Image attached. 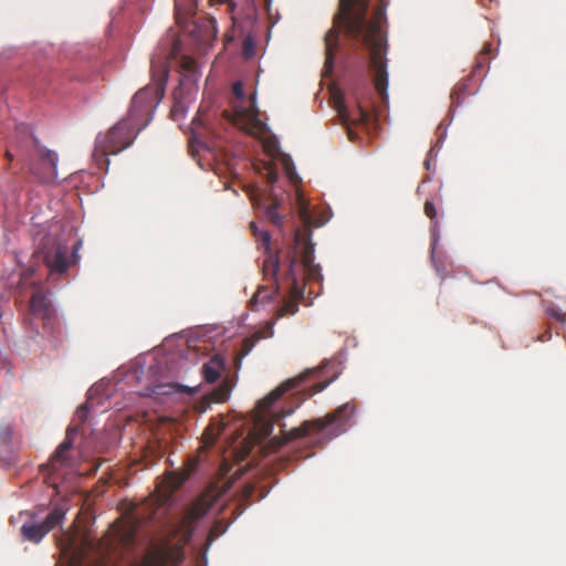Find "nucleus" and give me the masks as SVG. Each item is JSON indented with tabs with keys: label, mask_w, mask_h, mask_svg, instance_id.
<instances>
[{
	"label": "nucleus",
	"mask_w": 566,
	"mask_h": 566,
	"mask_svg": "<svg viewBox=\"0 0 566 566\" xmlns=\"http://www.w3.org/2000/svg\"><path fill=\"white\" fill-rule=\"evenodd\" d=\"M273 325H274L273 321H268L263 325L254 327L253 329H250V340H249L250 352L252 350V348L256 342L265 339V338H270L273 336V334H274Z\"/></svg>",
	"instance_id": "obj_22"
},
{
	"label": "nucleus",
	"mask_w": 566,
	"mask_h": 566,
	"mask_svg": "<svg viewBox=\"0 0 566 566\" xmlns=\"http://www.w3.org/2000/svg\"><path fill=\"white\" fill-rule=\"evenodd\" d=\"M250 233L255 238L256 249L264 255L262 263L263 274L271 280V285L259 286L250 298V310H253L258 304L272 300L277 291L276 275L280 268V259L277 251L272 247L271 234L268 230H261L253 221H250Z\"/></svg>",
	"instance_id": "obj_6"
},
{
	"label": "nucleus",
	"mask_w": 566,
	"mask_h": 566,
	"mask_svg": "<svg viewBox=\"0 0 566 566\" xmlns=\"http://www.w3.org/2000/svg\"><path fill=\"white\" fill-rule=\"evenodd\" d=\"M221 436L230 440L229 448L238 461H242L248 455V434L222 421L212 422L206 428L202 434L205 446H213Z\"/></svg>",
	"instance_id": "obj_10"
},
{
	"label": "nucleus",
	"mask_w": 566,
	"mask_h": 566,
	"mask_svg": "<svg viewBox=\"0 0 566 566\" xmlns=\"http://www.w3.org/2000/svg\"><path fill=\"white\" fill-rule=\"evenodd\" d=\"M184 479L175 473L168 474L153 494L145 500L136 513V517L115 523L111 531L109 545L129 547L134 544L138 527L143 522L161 520L168 512L174 492L182 484Z\"/></svg>",
	"instance_id": "obj_3"
},
{
	"label": "nucleus",
	"mask_w": 566,
	"mask_h": 566,
	"mask_svg": "<svg viewBox=\"0 0 566 566\" xmlns=\"http://www.w3.org/2000/svg\"><path fill=\"white\" fill-rule=\"evenodd\" d=\"M179 84L182 91L190 93L199 78L198 65L195 59L182 55L178 61Z\"/></svg>",
	"instance_id": "obj_15"
},
{
	"label": "nucleus",
	"mask_w": 566,
	"mask_h": 566,
	"mask_svg": "<svg viewBox=\"0 0 566 566\" xmlns=\"http://www.w3.org/2000/svg\"><path fill=\"white\" fill-rule=\"evenodd\" d=\"M285 165H286V170L289 171V170H290V167H289L287 161L285 163Z\"/></svg>",
	"instance_id": "obj_45"
},
{
	"label": "nucleus",
	"mask_w": 566,
	"mask_h": 566,
	"mask_svg": "<svg viewBox=\"0 0 566 566\" xmlns=\"http://www.w3.org/2000/svg\"><path fill=\"white\" fill-rule=\"evenodd\" d=\"M67 453H69V451H61L60 452V448L57 447V449L55 450V452L51 457L50 462L48 463V467L52 471H56L59 469V465L66 464V462H67Z\"/></svg>",
	"instance_id": "obj_24"
},
{
	"label": "nucleus",
	"mask_w": 566,
	"mask_h": 566,
	"mask_svg": "<svg viewBox=\"0 0 566 566\" xmlns=\"http://www.w3.org/2000/svg\"><path fill=\"white\" fill-rule=\"evenodd\" d=\"M301 262L308 280H317L321 275L319 266L314 264V245L305 243L302 250Z\"/></svg>",
	"instance_id": "obj_19"
},
{
	"label": "nucleus",
	"mask_w": 566,
	"mask_h": 566,
	"mask_svg": "<svg viewBox=\"0 0 566 566\" xmlns=\"http://www.w3.org/2000/svg\"><path fill=\"white\" fill-rule=\"evenodd\" d=\"M223 3H228L229 4V10H230V13H231V19L233 21V25L237 27L239 25L238 23V20H237V17L234 15V12H235V3L232 1V0H221Z\"/></svg>",
	"instance_id": "obj_31"
},
{
	"label": "nucleus",
	"mask_w": 566,
	"mask_h": 566,
	"mask_svg": "<svg viewBox=\"0 0 566 566\" xmlns=\"http://www.w3.org/2000/svg\"><path fill=\"white\" fill-rule=\"evenodd\" d=\"M7 157L9 158V160L12 159V156H11V154L9 151L7 153Z\"/></svg>",
	"instance_id": "obj_43"
},
{
	"label": "nucleus",
	"mask_w": 566,
	"mask_h": 566,
	"mask_svg": "<svg viewBox=\"0 0 566 566\" xmlns=\"http://www.w3.org/2000/svg\"><path fill=\"white\" fill-rule=\"evenodd\" d=\"M241 352H242V354L248 353V337H244V338L242 339V344H241Z\"/></svg>",
	"instance_id": "obj_34"
},
{
	"label": "nucleus",
	"mask_w": 566,
	"mask_h": 566,
	"mask_svg": "<svg viewBox=\"0 0 566 566\" xmlns=\"http://www.w3.org/2000/svg\"><path fill=\"white\" fill-rule=\"evenodd\" d=\"M67 453H69V451H61L60 452V448L57 447V449L55 450V452L51 457L50 462L48 463V467L52 471H56L59 469V465L66 464V462H67Z\"/></svg>",
	"instance_id": "obj_25"
},
{
	"label": "nucleus",
	"mask_w": 566,
	"mask_h": 566,
	"mask_svg": "<svg viewBox=\"0 0 566 566\" xmlns=\"http://www.w3.org/2000/svg\"><path fill=\"white\" fill-rule=\"evenodd\" d=\"M490 50H491V49H490V45H485V46L483 48V53H484V54H488V53L490 52Z\"/></svg>",
	"instance_id": "obj_38"
},
{
	"label": "nucleus",
	"mask_w": 566,
	"mask_h": 566,
	"mask_svg": "<svg viewBox=\"0 0 566 566\" xmlns=\"http://www.w3.org/2000/svg\"><path fill=\"white\" fill-rule=\"evenodd\" d=\"M423 211H424V214L430 219V220H434L436 217H437V209L433 205V202L427 200L424 202V206H423Z\"/></svg>",
	"instance_id": "obj_28"
},
{
	"label": "nucleus",
	"mask_w": 566,
	"mask_h": 566,
	"mask_svg": "<svg viewBox=\"0 0 566 566\" xmlns=\"http://www.w3.org/2000/svg\"><path fill=\"white\" fill-rule=\"evenodd\" d=\"M176 52H177V43L172 48V53H176Z\"/></svg>",
	"instance_id": "obj_41"
},
{
	"label": "nucleus",
	"mask_w": 566,
	"mask_h": 566,
	"mask_svg": "<svg viewBox=\"0 0 566 566\" xmlns=\"http://www.w3.org/2000/svg\"><path fill=\"white\" fill-rule=\"evenodd\" d=\"M546 313L551 317H553L554 319L559 322L562 325H566V315L559 308H557L555 305H553V304L548 305L546 307Z\"/></svg>",
	"instance_id": "obj_27"
},
{
	"label": "nucleus",
	"mask_w": 566,
	"mask_h": 566,
	"mask_svg": "<svg viewBox=\"0 0 566 566\" xmlns=\"http://www.w3.org/2000/svg\"><path fill=\"white\" fill-rule=\"evenodd\" d=\"M241 54L244 60H248V35H242L241 39Z\"/></svg>",
	"instance_id": "obj_32"
},
{
	"label": "nucleus",
	"mask_w": 566,
	"mask_h": 566,
	"mask_svg": "<svg viewBox=\"0 0 566 566\" xmlns=\"http://www.w3.org/2000/svg\"><path fill=\"white\" fill-rule=\"evenodd\" d=\"M387 7L388 2L381 0L375 9L373 18L368 20V0H339L338 12L333 19V27L324 38V75H329L333 71L342 30L349 40L360 42L369 50L370 67L375 73L374 86L382 103L388 101L386 42L381 32V24L386 22Z\"/></svg>",
	"instance_id": "obj_2"
},
{
	"label": "nucleus",
	"mask_w": 566,
	"mask_h": 566,
	"mask_svg": "<svg viewBox=\"0 0 566 566\" xmlns=\"http://www.w3.org/2000/svg\"><path fill=\"white\" fill-rule=\"evenodd\" d=\"M65 512L66 509L59 505L55 506L41 523H24L21 527L23 538L33 543L40 542L51 530L63 521Z\"/></svg>",
	"instance_id": "obj_12"
},
{
	"label": "nucleus",
	"mask_w": 566,
	"mask_h": 566,
	"mask_svg": "<svg viewBox=\"0 0 566 566\" xmlns=\"http://www.w3.org/2000/svg\"><path fill=\"white\" fill-rule=\"evenodd\" d=\"M180 389L182 391H187V392H195V388H187V387L180 386Z\"/></svg>",
	"instance_id": "obj_36"
},
{
	"label": "nucleus",
	"mask_w": 566,
	"mask_h": 566,
	"mask_svg": "<svg viewBox=\"0 0 566 566\" xmlns=\"http://www.w3.org/2000/svg\"><path fill=\"white\" fill-rule=\"evenodd\" d=\"M145 125L138 127L128 118L118 122L104 136L96 138L93 154L95 159L107 161V156L116 155L129 147Z\"/></svg>",
	"instance_id": "obj_8"
},
{
	"label": "nucleus",
	"mask_w": 566,
	"mask_h": 566,
	"mask_svg": "<svg viewBox=\"0 0 566 566\" xmlns=\"http://www.w3.org/2000/svg\"><path fill=\"white\" fill-rule=\"evenodd\" d=\"M36 318L42 321L45 332L51 334L57 333L60 324L55 308L52 304L49 293L44 292L40 287H38L31 295L29 302V312L24 319L28 328L35 335L39 334V329L34 325V319Z\"/></svg>",
	"instance_id": "obj_9"
},
{
	"label": "nucleus",
	"mask_w": 566,
	"mask_h": 566,
	"mask_svg": "<svg viewBox=\"0 0 566 566\" xmlns=\"http://www.w3.org/2000/svg\"><path fill=\"white\" fill-rule=\"evenodd\" d=\"M219 123L229 142L241 144L247 138L248 87L243 80L231 84Z\"/></svg>",
	"instance_id": "obj_4"
},
{
	"label": "nucleus",
	"mask_w": 566,
	"mask_h": 566,
	"mask_svg": "<svg viewBox=\"0 0 566 566\" xmlns=\"http://www.w3.org/2000/svg\"><path fill=\"white\" fill-rule=\"evenodd\" d=\"M230 396V387L227 381H223L219 387L210 391L201 400V411L207 410L212 402H223Z\"/></svg>",
	"instance_id": "obj_21"
},
{
	"label": "nucleus",
	"mask_w": 566,
	"mask_h": 566,
	"mask_svg": "<svg viewBox=\"0 0 566 566\" xmlns=\"http://www.w3.org/2000/svg\"><path fill=\"white\" fill-rule=\"evenodd\" d=\"M224 369V361L220 355H213L201 367V375L207 382H214L219 379Z\"/></svg>",
	"instance_id": "obj_20"
},
{
	"label": "nucleus",
	"mask_w": 566,
	"mask_h": 566,
	"mask_svg": "<svg viewBox=\"0 0 566 566\" xmlns=\"http://www.w3.org/2000/svg\"><path fill=\"white\" fill-rule=\"evenodd\" d=\"M77 434V428H69L65 433V438L62 443L59 446L61 451H70L73 447L74 439Z\"/></svg>",
	"instance_id": "obj_26"
},
{
	"label": "nucleus",
	"mask_w": 566,
	"mask_h": 566,
	"mask_svg": "<svg viewBox=\"0 0 566 566\" xmlns=\"http://www.w3.org/2000/svg\"><path fill=\"white\" fill-rule=\"evenodd\" d=\"M312 371L308 370L298 377L291 378L282 382L273 389L264 398L260 399L255 407L250 410V470L258 464L254 460L255 453L262 457L276 453L285 443L310 436L311 433L322 434L318 443L323 444L332 439L340 436L347 430V423L354 415L355 406L344 403L334 412L326 415L324 418L306 420L302 426L285 431V424H280L282 437H273L263 443L273 431L275 423L287 416H291L296 406H277L279 400L290 390L300 386L306 376Z\"/></svg>",
	"instance_id": "obj_1"
},
{
	"label": "nucleus",
	"mask_w": 566,
	"mask_h": 566,
	"mask_svg": "<svg viewBox=\"0 0 566 566\" xmlns=\"http://www.w3.org/2000/svg\"><path fill=\"white\" fill-rule=\"evenodd\" d=\"M424 166H426L427 168H429V161H428V160H426V161H424Z\"/></svg>",
	"instance_id": "obj_44"
},
{
	"label": "nucleus",
	"mask_w": 566,
	"mask_h": 566,
	"mask_svg": "<svg viewBox=\"0 0 566 566\" xmlns=\"http://www.w3.org/2000/svg\"><path fill=\"white\" fill-rule=\"evenodd\" d=\"M76 418L80 422H85L88 417V406L87 403H84L83 406L78 407L75 413Z\"/></svg>",
	"instance_id": "obj_29"
},
{
	"label": "nucleus",
	"mask_w": 566,
	"mask_h": 566,
	"mask_svg": "<svg viewBox=\"0 0 566 566\" xmlns=\"http://www.w3.org/2000/svg\"><path fill=\"white\" fill-rule=\"evenodd\" d=\"M153 84L140 88L133 97L128 119L138 126L142 118L148 117L165 93V84L168 78V66L164 61L151 60Z\"/></svg>",
	"instance_id": "obj_5"
},
{
	"label": "nucleus",
	"mask_w": 566,
	"mask_h": 566,
	"mask_svg": "<svg viewBox=\"0 0 566 566\" xmlns=\"http://www.w3.org/2000/svg\"><path fill=\"white\" fill-rule=\"evenodd\" d=\"M250 203L253 208L264 217L274 227L281 228L283 224V216L277 211L281 202L270 191H258L250 182Z\"/></svg>",
	"instance_id": "obj_11"
},
{
	"label": "nucleus",
	"mask_w": 566,
	"mask_h": 566,
	"mask_svg": "<svg viewBox=\"0 0 566 566\" xmlns=\"http://www.w3.org/2000/svg\"><path fill=\"white\" fill-rule=\"evenodd\" d=\"M199 6V0H192L191 3L184 10L178 0L175 2L176 19L181 22L184 17H193Z\"/></svg>",
	"instance_id": "obj_23"
},
{
	"label": "nucleus",
	"mask_w": 566,
	"mask_h": 566,
	"mask_svg": "<svg viewBox=\"0 0 566 566\" xmlns=\"http://www.w3.org/2000/svg\"><path fill=\"white\" fill-rule=\"evenodd\" d=\"M334 107L342 124L347 128L349 140L354 142L357 134L352 129V125L366 124L369 120V113L360 104H357L354 109H349L343 97L336 95L334 96Z\"/></svg>",
	"instance_id": "obj_13"
},
{
	"label": "nucleus",
	"mask_w": 566,
	"mask_h": 566,
	"mask_svg": "<svg viewBox=\"0 0 566 566\" xmlns=\"http://www.w3.org/2000/svg\"><path fill=\"white\" fill-rule=\"evenodd\" d=\"M242 190L247 192L248 191V187L245 185H242Z\"/></svg>",
	"instance_id": "obj_42"
},
{
	"label": "nucleus",
	"mask_w": 566,
	"mask_h": 566,
	"mask_svg": "<svg viewBox=\"0 0 566 566\" xmlns=\"http://www.w3.org/2000/svg\"><path fill=\"white\" fill-rule=\"evenodd\" d=\"M209 506L206 503L201 501L196 502L188 509L186 514L180 518L176 532L184 531L186 538L188 539L191 535L193 523L203 517L207 514Z\"/></svg>",
	"instance_id": "obj_17"
},
{
	"label": "nucleus",
	"mask_w": 566,
	"mask_h": 566,
	"mask_svg": "<svg viewBox=\"0 0 566 566\" xmlns=\"http://www.w3.org/2000/svg\"><path fill=\"white\" fill-rule=\"evenodd\" d=\"M259 111L255 105V98L253 94H250V136H255L259 139V144L270 160L263 163L262 166L254 163L250 157V170L253 169L258 174L264 176L269 185L274 184L277 180V171L273 159L279 155L280 147L277 139L269 133V128L264 122L259 117Z\"/></svg>",
	"instance_id": "obj_7"
},
{
	"label": "nucleus",
	"mask_w": 566,
	"mask_h": 566,
	"mask_svg": "<svg viewBox=\"0 0 566 566\" xmlns=\"http://www.w3.org/2000/svg\"><path fill=\"white\" fill-rule=\"evenodd\" d=\"M242 492H243V494H247V493H248V485H243V486H242Z\"/></svg>",
	"instance_id": "obj_39"
},
{
	"label": "nucleus",
	"mask_w": 566,
	"mask_h": 566,
	"mask_svg": "<svg viewBox=\"0 0 566 566\" xmlns=\"http://www.w3.org/2000/svg\"><path fill=\"white\" fill-rule=\"evenodd\" d=\"M205 25H206V28L208 30L207 38L216 36L217 30H216V21H214V19H212V18L207 19L205 21Z\"/></svg>",
	"instance_id": "obj_30"
},
{
	"label": "nucleus",
	"mask_w": 566,
	"mask_h": 566,
	"mask_svg": "<svg viewBox=\"0 0 566 566\" xmlns=\"http://www.w3.org/2000/svg\"><path fill=\"white\" fill-rule=\"evenodd\" d=\"M272 0H264V8L269 10Z\"/></svg>",
	"instance_id": "obj_37"
},
{
	"label": "nucleus",
	"mask_w": 566,
	"mask_h": 566,
	"mask_svg": "<svg viewBox=\"0 0 566 566\" xmlns=\"http://www.w3.org/2000/svg\"><path fill=\"white\" fill-rule=\"evenodd\" d=\"M44 261L50 270V275L64 274L70 266V262L67 261V250L62 245H57L56 248L48 251L45 253Z\"/></svg>",
	"instance_id": "obj_16"
},
{
	"label": "nucleus",
	"mask_w": 566,
	"mask_h": 566,
	"mask_svg": "<svg viewBox=\"0 0 566 566\" xmlns=\"http://www.w3.org/2000/svg\"><path fill=\"white\" fill-rule=\"evenodd\" d=\"M39 156L41 160L46 161L50 165V170L43 174L38 172L35 167H30V170L43 182H51L57 177V154L46 148H39Z\"/></svg>",
	"instance_id": "obj_18"
},
{
	"label": "nucleus",
	"mask_w": 566,
	"mask_h": 566,
	"mask_svg": "<svg viewBox=\"0 0 566 566\" xmlns=\"http://www.w3.org/2000/svg\"><path fill=\"white\" fill-rule=\"evenodd\" d=\"M249 490H250V496H251L252 495V491H253V486H252L251 483H250Z\"/></svg>",
	"instance_id": "obj_40"
},
{
	"label": "nucleus",
	"mask_w": 566,
	"mask_h": 566,
	"mask_svg": "<svg viewBox=\"0 0 566 566\" xmlns=\"http://www.w3.org/2000/svg\"><path fill=\"white\" fill-rule=\"evenodd\" d=\"M297 261L292 258L286 273V279L290 281V297L284 301L279 310V316L294 315L298 311V302L304 297V285L298 283L295 266Z\"/></svg>",
	"instance_id": "obj_14"
},
{
	"label": "nucleus",
	"mask_w": 566,
	"mask_h": 566,
	"mask_svg": "<svg viewBox=\"0 0 566 566\" xmlns=\"http://www.w3.org/2000/svg\"><path fill=\"white\" fill-rule=\"evenodd\" d=\"M249 48H250V57H251L253 55V50H254V44L251 39H250Z\"/></svg>",
	"instance_id": "obj_35"
},
{
	"label": "nucleus",
	"mask_w": 566,
	"mask_h": 566,
	"mask_svg": "<svg viewBox=\"0 0 566 566\" xmlns=\"http://www.w3.org/2000/svg\"><path fill=\"white\" fill-rule=\"evenodd\" d=\"M327 386H328V381H327V382H318V384L314 385V387H313L314 392H321V391H323Z\"/></svg>",
	"instance_id": "obj_33"
}]
</instances>
